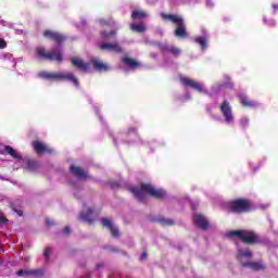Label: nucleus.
<instances>
[{
    "instance_id": "1",
    "label": "nucleus",
    "mask_w": 278,
    "mask_h": 278,
    "mask_svg": "<svg viewBox=\"0 0 278 278\" xmlns=\"http://www.w3.org/2000/svg\"><path fill=\"white\" fill-rule=\"evenodd\" d=\"M129 192H131L135 199L139 200L141 203L147 199V194L159 201L166 199V191L164 189H155L153 185L146 182H141L139 187H129Z\"/></svg>"
},
{
    "instance_id": "2",
    "label": "nucleus",
    "mask_w": 278,
    "mask_h": 278,
    "mask_svg": "<svg viewBox=\"0 0 278 278\" xmlns=\"http://www.w3.org/2000/svg\"><path fill=\"white\" fill-rule=\"evenodd\" d=\"M161 17L163 18V21H169L176 26V29L174 30V35L176 36V38H188V28L186 26V21H184V17H181V15L161 13Z\"/></svg>"
},
{
    "instance_id": "3",
    "label": "nucleus",
    "mask_w": 278,
    "mask_h": 278,
    "mask_svg": "<svg viewBox=\"0 0 278 278\" xmlns=\"http://www.w3.org/2000/svg\"><path fill=\"white\" fill-rule=\"evenodd\" d=\"M229 238H238L243 244H262V239L253 230H232L228 233Z\"/></svg>"
},
{
    "instance_id": "4",
    "label": "nucleus",
    "mask_w": 278,
    "mask_h": 278,
    "mask_svg": "<svg viewBox=\"0 0 278 278\" xmlns=\"http://www.w3.org/2000/svg\"><path fill=\"white\" fill-rule=\"evenodd\" d=\"M228 210L232 214H248L253 211V203L249 199L239 198L229 202Z\"/></svg>"
},
{
    "instance_id": "5",
    "label": "nucleus",
    "mask_w": 278,
    "mask_h": 278,
    "mask_svg": "<svg viewBox=\"0 0 278 278\" xmlns=\"http://www.w3.org/2000/svg\"><path fill=\"white\" fill-rule=\"evenodd\" d=\"M38 77L41 79H48L49 81L64 79L65 81H72L76 88H79V80L76 78L73 73H49V72H40Z\"/></svg>"
},
{
    "instance_id": "6",
    "label": "nucleus",
    "mask_w": 278,
    "mask_h": 278,
    "mask_svg": "<svg viewBox=\"0 0 278 278\" xmlns=\"http://www.w3.org/2000/svg\"><path fill=\"white\" fill-rule=\"evenodd\" d=\"M37 55H39L41 60H49L50 62H59L60 64L64 62V55L60 50L47 51L45 48H39Z\"/></svg>"
},
{
    "instance_id": "7",
    "label": "nucleus",
    "mask_w": 278,
    "mask_h": 278,
    "mask_svg": "<svg viewBox=\"0 0 278 278\" xmlns=\"http://www.w3.org/2000/svg\"><path fill=\"white\" fill-rule=\"evenodd\" d=\"M43 37L47 38V40H52V42H56V45H62L66 40V36L62 35L59 31L53 30H45Z\"/></svg>"
},
{
    "instance_id": "8",
    "label": "nucleus",
    "mask_w": 278,
    "mask_h": 278,
    "mask_svg": "<svg viewBox=\"0 0 278 278\" xmlns=\"http://www.w3.org/2000/svg\"><path fill=\"white\" fill-rule=\"evenodd\" d=\"M193 224L195 227H199V229H202L203 231H207V229H210V220L203 214H194Z\"/></svg>"
},
{
    "instance_id": "9",
    "label": "nucleus",
    "mask_w": 278,
    "mask_h": 278,
    "mask_svg": "<svg viewBox=\"0 0 278 278\" xmlns=\"http://www.w3.org/2000/svg\"><path fill=\"white\" fill-rule=\"evenodd\" d=\"M180 83L182 84V86L193 88V90H195L197 92H204L205 94H207V90L203 88V85L197 83L195 80H192L188 77H180Z\"/></svg>"
},
{
    "instance_id": "10",
    "label": "nucleus",
    "mask_w": 278,
    "mask_h": 278,
    "mask_svg": "<svg viewBox=\"0 0 278 278\" xmlns=\"http://www.w3.org/2000/svg\"><path fill=\"white\" fill-rule=\"evenodd\" d=\"M101 51H110L111 53H123V47L118 42H102L99 46Z\"/></svg>"
},
{
    "instance_id": "11",
    "label": "nucleus",
    "mask_w": 278,
    "mask_h": 278,
    "mask_svg": "<svg viewBox=\"0 0 278 278\" xmlns=\"http://www.w3.org/2000/svg\"><path fill=\"white\" fill-rule=\"evenodd\" d=\"M220 112L226 121V123H231L233 121V113L231 111V105L228 101H224L220 105Z\"/></svg>"
},
{
    "instance_id": "12",
    "label": "nucleus",
    "mask_w": 278,
    "mask_h": 278,
    "mask_svg": "<svg viewBox=\"0 0 278 278\" xmlns=\"http://www.w3.org/2000/svg\"><path fill=\"white\" fill-rule=\"evenodd\" d=\"M102 226L111 231L112 238H121L118 227L114 226V223L111 219L102 218Z\"/></svg>"
},
{
    "instance_id": "13",
    "label": "nucleus",
    "mask_w": 278,
    "mask_h": 278,
    "mask_svg": "<svg viewBox=\"0 0 278 278\" xmlns=\"http://www.w3.org/2000/svg\"><path fill=\"white\" fill-rule=\"evenodd\" d=\"M71 62L72 65L81 71V73H88V68H90V63H86L81 59L73 58Z\"/></svg>"
},
{
    "instance_id": "14",
    "label": "nucleus",
    "mask_w": 278,
    "mask_h": 278,
    "mask_svg": "<svg viewBox=\"0 0 278 278\" xmlns=\"http://www.w3.org/2000/svg\"><path fill=\"white\" fill-rule=\"evenodd\" d=\"M33 148L35 149L36 153L40 154V153H48L51 154L53 153V150L48 148L47 146H45V143L35 140L33 141Z\"/></svg>"
},
{
    "instance_id": "15",
    "label": "nucleus",
    "mask_w": 278,
    "mask_h": 278,
    "mask_svg": "<svg viewBox=\"0 0 278 278\" xmlns=\"http://www.w3.org/2000/svg\"><path fill=\"white\" fill-rule=\"evenodd\" d=\"M70 170L75 175V177H78V179H88V173L79 166L72 165Z\"/></svg>"
},
{
    "instance_id": "16",
    "label": "nucleus",
    "mask_w": 278,
    "mask_h": 278,
    "mask_svg": "<svg viewBox=\"0 0 278 278\" xmlns=\"http://www.w3.org/2000/svg\"><path fill=\"white\" fill-rule=\"evenodd\" d=\"M238 99L240 100L242 108H255V105H257V102L249 100V98L242 93L238 96Z\"/></svg>"
},
{
    "instance_id": "17",
    "label": "nucleus",
    "mask_w": 278,
    "mask_h": 278,
    "mask_svg": "<svg viewBox=\"0 0 278 278\" xmlns=\"http://www.w3.org/2000/svg\"><path fill=\"white\" fill-rule=\"evenodd\" d=\"M123 64L128 66V68H131L132 71H136V68H140V62L136 61V59L131 58H123L122 59Z\"/></svg>"
},
{
    "instance_id": "18",
    "label": "nucleus",
    "mask_w": 278,
    "mask_h": 278,
    "mask_svg": "<svg viewBox=\"0 0 278 278\" xmlns=\"http://www.w3.org/2000/svg\"><path fill=\"white\" fill-rule=\"evenodd\" d=\"M91 64L93 65V68L96 71H99V73H105L110 71V66L108 64L99 61V60H91Z\"/></svg>"
},
{
    "instance_id": "19",
    "label": "nucleus",
    "mask_w": 278,
    "mask_h": 278,
    "mask_svg": "<svg viewBox=\"0 0 278 278\" xmlns=\"http://www.w3.org/2000/svg\"><path fill=\"white\" fill-rule=\"evenodd\" d=\"M93 211L92 208H88L86 213H80L79 220H83L84 223H88V225H92L94 223V219H92Z\"/></svg>"
},
{
    "instance_id": "20",
    "label": "nucleus",
    "mask_w": 278,
    "mask_h": 278,
    "mask_svg": "<svg viewBox=\"0 0 278 278\" xmlns=\"http://www.w3.org/2000/svg\"><path fill=\"white\" fill-rule=\"evenodd\" d=\"M242 268H251L252 270H264V265L257 262L241 263Z\"/></svg>"
},
{
    "instance_id": "21",
    "label": "nucleus",
    "mask_w": 278,
    "mask_h": 278,
    "mask_svg": "<svg viewBox=\"0 0 278 278\" xmlns=\"http://www.w3.org/2000/svg\"><path fill=\"white\" fill-rule=\"evenodd\" d=\"M132 21H141V18H147V12L142 10H135L131 13Z\"/></svg>"
},
{
    "instance_id": "22",
    "label": "nucleus",
    "mask_w": 278,
    "mask_h": 278,
    "mask_svg": "<svg viewBox=\"0 0 278 278\" xmlns=\"http://www.w3.org/2000/svg\"><path fill=\"white\" fill-rule=\"evenodd\" d=\"M4 151L8 153V155H11V157H14V160H23V156L16 153V150H14V148H12L11 146H7L4 148Z\"/></svg>"
},
{
    "instance_id": "23",
    "label": "nucleus",
    "mask_w": 278,
    "mask_h": 278,
    "mask_svg": "<svg viewBox=\"0 0 278 278\" xmlns=\"http://www.w3.org/2000/svg\"><path fill=\"white\" fill-rule=\"evenodd\" d=\"M242 257H253V252H251V250L249 249L247 250L239 249L237 251V260H242Z\"/></svg>"
},
{
    "instance_id": "24",
    "label": "nucleus",
    "mask_w": 278,
    "mask_h": 278,
    "mask_svg": "<svg viewBox=\"0 0 278 278\" xmlns=\"http://www.w3.org/2000/svg\"><path fill=\"white\" fill-rule=\"evenodd\" d=\"M130 29L137 31V34H143V31H147V26L143 24H131Z\"/></svg>"
},
{
    "instance_id": "25",
    "label": "nucleus",
    "mask_w": 278,
    "mask_h": 278,
    "mask_svg": "<svg viewBox=\"0 0 278 278\" xmlns=\"http://www.w3.org/2000/svg\"><path fill=\"white\" fill-rule=\"evenodd\" d=\"M194 42L200 45L201 49H207V39L205 37H195Z\"/></svg>"
},
{
    "instance_id": "26",
    "label": "nucleus",
    "mask_w": 278,
    "mask_h": 278,
    "mask_svg": "<svg viewBox=\"0 0 278 278\" xmlns=\"http://www.w3.org/2000/svg\"><path fill=\"white\" fill-rule=\"evenodd\" d=\"M157 223H160L163 227H170V226L175 225V220L166 219L164 217L159 218Z\"/></svg>"
},
{
    "instance_id": "27",
    "label": "nucleus",
    "mask_w": 278,
    "mask_h": 278,
    "mask_svg": "<svg viewBox=\"0 0 278 278\" xmlns=\"http://www.w3.org/2000/svg\"><path fill=\"white\" fill-rule=\"evenodd\" d=\"M45 268L30 269V277H45Z\"/></svg>"
},
{
    "instance_id": "28",
    "label": "nucleus",
    "mask_w": 278,
    "mask_h": 278,
    "mask_svg": "<svg viewBox=\"0 0 278 278\" xmlns=\"http://www.w3.org/2000/svg\"><path fill=\"white\" fill-rule=\"evenodd\" d=\"M17 277H31V269H20L16 271Z\"/></svg>"
},
{
    "instance_id": "29",
    "label": "nucleus",
    "mask_w": 278,
    "mask_h": 278,
    "mask_svg": "<svg viewBox=\"0 0 278 278\" xmlns=\"http://www.w3.org/2000/svg\"><path fill=\"white\" fill-rule=\"evenodd\" d=\"M169 53H172L174 58H179V55H181V49L177 47H170Z\"/></svg>"
},
{
    "instance_id": "30",
    "label": "nucleus",
    "mask_w": 278,
    "mask_h": 278,
    "mask_svg": "<svg viewBox=\"0 0 278 278\" xmlns=\"http://www.w3.org/2000/svg\"><path fill=\"white\" fill-rule=\"evenodd\" d=\"M103 250L108 251L109 253H121V250H118V248L113 245H104Z\"/></svg>"
},
{
    "instance_id": "31",
    "label": "nucleus",
    "mask_w": 278,
    "mask_h": 278,
    "mask_svg": "<svg viewBox=\"0 0 278 278\" xmlns=\"http://www.w3.org/2000/svg\"><path fill=\"white\" fill-rule=\"evenodd\" d=\"M222 88L233 90V81H231V78H226V81L222 85Z\"/></svg>"
},
{
    "instance_id": "32",
    "label": "nucleus",
    "mask_w": 278,
    "mask_h": 278,
    "mask_svg": "<svg viewBox=\"0 0 278 278\" xmlns=\"http://www.w3.org/2000/svg\"><path fill=\"white\" fill-rule=\"evenodd\" d=\"M101 36L102 38H114L116 37V30H111L110 33L104 30L101 33Z\"/></svg>"
},
{
    "instance_id": "33",
    "label": "nucleus",
    "mask_w": 278,
    "mask_h": 278,
    "mask_svg": "<svg viewBox=\"0 0 278 278\" xmlns=\"http://www.w3.org/2000/svg\"><path fill=\"white\" fill-rule=\"evenodd\" d=\"M28 170H36L38 168V163L36 161H29L27 163Z\"/></svg>"
},
{
    "instance_id": "34",
    "label": "nucleus",
    "mask_w": 278,
    "mask_h": 278,
    "mask_svg": "<svg viewBox=\"0 0 278 278\" xmlns=\"http://www.w3.org/2000/svg\"><path fill=\"white\" fill-rule=\"evenodd\" d=\"M43 257L46 258V262H49L51 257V247H47L43 251Z\"/></svg>"
},
{
    "instance_id": "35",
    "label": "nucleus",
    "mask_w": 278,
    "mask_h": 278,
    "mask_svg": "<svg viewBox=\"0 0 278 278\" xmlns=\"http://www.w3.org/2000/svg\"><path fill=\"white\" fill-rule=\"evenodd\" d=\"M11 210H13L15 212V214H17V216H23V210L16 208L14 203H11Z\"/></svg>"
},
{
    "instance_id": "36",
    "label": "nucleus",
    "mask_w": 278,
    "mask_h": 278,
    "mask_svg": "<svg viewBox=\"0 0 278 278\" xmlns=\"http://www.w3.org/2000/svg\"><path fill=\"white\" fill-rule=\"evenodd\" d=\"M8 219L3 216V212L0 211V223L1 225H8Z\"/></svg>"
},
{
    "instance_id": "37",
    "label": "nucleus",
    "mask_w": 278,
    "mask_h": 278,
    "mask_svg": "<svg viewBox=\"0 0 278 278\" xmlns=\"http://www.w3.org/2000/svg\"><path fill=\"white\" fill-rule=\"evenodd\" d=\"M8 47V42H5V39L0 38V49H5Z\"/></svg>"
},
{
    "instance_id": "38",
    "label": "nucleus",
    "mask_w": 278,
    "mask_h": 278,
    "mask_svg": "<svg viewBox=\"0 0 278 278\" xmlns=\"http://www.w3.org/2000/svg\"><path fill=\"white\" fill-rule=\"evenodd\" d=\"M241 125H242L243 127H247V126L249 125V118L243 117V118L241 119Z\"/></svg>"
},
{
    "instance_id": "39",
    "label": "nucleus",
    "mask_w": 278,
    "mask_h": 278,
    "mask_svg": "<svg viewBox=\"0 0 278 278\" xmlns=\"http://www.w3.org/2000/svg\"><path fill=\"white\" fill-rule=\"evenodd\" d=\"M46 224H47L48 227H53L55 225V223L52 219H49V218L46 219Z\"/></svg>"
},
{
    "instance_id": "40",
    "label": "nucleus",
    "mask_w": 278,
    "mask_h": 278,
    "mask_svg": "<svg viewBox=\"0 0 278 278\" xmlns=\"http://www.w3.org/2000/svg\"><path fill=\"white\" fill-rule=\"evenodd\" d=\"M63 233H71V227L66 226V227L63 229Z\"/></svg>"
},
{
    "instance_id": "41",
    "label": "nucleus",
    "mask_w": 278,
    "mask_h": 278,
    "mask_svg": "<svg viewBox=\"0 0 278 278\" xmlns=\"http://www.w3.org/2000/svg\"><path fill=\"white\" fill-rule=\"evenodd\" d=\"M147 255H148L147 252H142L140 260L141 261L147 260Z\"/></svg>"
},
{
    "instance_id": "42",
    "label": "nucleus",
    "mask_w": 278,
    "mask_h": 278,
    "mask_svg": "<svg viewBox=\"0 0 278 278\" xmlns=\"http://www.w3.org/2000/svg\"><path fill=\"white\" fill-rule=\"evenodd\" d=\"M101 25H110V22L105 21V20H102L100 21Z\"/></svg>"
},
{
    "instance_id": "43",
    "label": "nucleus",
    "mask_w": 278,
    "mask_h": 278,
    "mask_svg": "<svg viewBox=\"0 0 278 278\" xmlns=\"http://www.w3.org/2000/svg\"><path fill=\"white\" fill-rule=\"evenodd\" d=\"M274 12H278V4H273Z\"/></svg>"
},
{
    "instance_id": "44",
    "label": "nucleus",
    "mask_w": 278,
    "mask_h": 278,
    "mask_svg": "<svg viewBox=\"0 0 278 278\" xmlns=\"http://www.w3.org/2000/svg\"><path fill=\"white\" fill-rule=\"evenodd\" d=\"M154 46H155V47H161L162 43H161L160 41H155V42H154Z\"/></svg>"
},
{
    "instance_id": "45",
    "label": "nucleus",
    "mask_w": 278,
    "mask_h": 278,
    "mask_svg": "<svg viewBox=\"0 0 278 278\" xmlns=\"http://www.w3.org/2000/svg\"><path fill=\"white\" fill-rule=\"evenodd\" d=\"M122 255H127L126 251H121Z\"/></svg>"
},
{
    "instance_id": "46",
    "label": "nucleus",
    "mask_w": 278,
    "mask_h": 278,
    "mask_svg": "<svg viewBox=\"0 0 278 278\" xmlns=\"http://www.w3.org/2000/svg\"><path fill=\"white\" fill-rule=\"evenodd\" d=\"M276 23L275 22H271L270 26L271 27H275Z\"/></svg>"
},
{
    "instance_id": "47",
    "label": "nucleus",
    "mask_w": 278,
    "mask_h": 278,
    "mask_svg": "<svg viewBox=\"0 0 278 278\" xmlns=\"http://www.w3.org/2000/svg\"><path fill=\"white\" fill-rule=\"evenodd\" d=\"M97 267L99 268V267H103V265H97Z\"/></svg>"
},
{
    "instance_id": "48",
    "label": "nucleus",
    "mask_w": 278,
    "mask_h": 278,
    "mask_svg": "<svg viewBox=\"0 0 278 278\" xmlns=\"http://www.w3.org/2000/svg\"><path fill=\"white\" fill-rule=\"evenodd\" d=\"M130 131H136V130L134 128H131Z\"/></svg>"
},
{
    "instance_id": "49",
    "label": "nucleus",
    "mask_w": 278,
    "mask_h": 278,
    "mask_svg": "<svg viewBox=\"0 0 278 278\" xmlns=\"http://www.w3.org/2000/svg\"><path fill=\"white\" fill-rule=\"evenodd\" d=\"M3 264V262L2 261H0V266Z\"/></svg>"
},
{
    "instance_id": "50",
    "label": "nucleus",
    "mask_w": 278,
    "mask_h": 278,
    "mask_svg": "<svg viewBox=\"0 0 278 278\" xmlns=\"http://www.w3.org/2000/svg\"><path fill=\"white\" fill-rule=\"evenodd\" d=\"M0 249H1V239H0Z\"/></svg>"
}]
</instances>
